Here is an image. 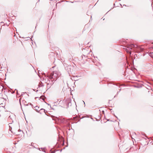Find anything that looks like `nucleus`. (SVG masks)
Wrapping results in <instances>:
<instances>
[{
	"instance_id": "obj_1",
	"label": "nucleus",
	"mask_w": 153,
	"mask_h": 153,
	"mask_svg": "<svg viewBox=\"0 0 153 153\" xmlns=\"http://www.w3.org/2000/svg\"><path fill=\"white\" fill-rule=\"evenodd\" d=\"M47 76L51 80L53 79V80H56L58 77V74L57 72H54L51 74H47Z\"/></svg>"
},
{
	"instance_id": "obj_5",
	"label": "nucleus",
	"mask_w": 153,
	"mask_h": 153,
	"mask_svg": "<svg viewBox=\"0 0 153 153\" xmlns=\"http://www.w3.org/2000/svg\"><path fill=\"white\" fill-rule=\"evenodd\" d=\"M129 53H130V54H131V51H129Z\"/></svg>"
},
{
	"instance_id": "obj_3",
	"label": "nucleus",
	"mask_w": 153,
	"mask_h": 153,
	"mask_svg": "<svg viewBox=\"0 0 153 153\" xmlns=\"http://www.w3.org/2000/svg\"><path fill=\"white\" fill-rule=\"evenodd\" d=\"M134 45L136 47H133V48H137L138 49L139 48H140V46H138L137 45Z\"/></svg>"
},
{
	"instance_id": "obj_2",
	"label": "nucleus",
	"mask_w": 153,
	"mask_h": 153,
	"mask_svg": "<svg viewBox=\"0 0 153 153\" xmlns=\"http://www.w3.org/2000/svg\"><path fill=\"white\" fill-rule=\"evenodd\" d=\"M133 47H136V46L133 44H129L127 45V47L129 50H131Z\"/></svg>"
},
{
	"instance_id": "obj_4",
	"label": "nucleus",
	"mask_w": 153,
	"mask_h": 153,
	"mask_svg": "<svg viewBox=\"0 0 153 153\" xmlns=\"http://www.w3.org/2000/svg\"><path fill=\"white\" fill-rule=\"evenodd\" d=\"M138 49H140L141 50V51H142V50H143V49H142L141 48V47H140V48H139Z\"/></svg>"
},
{
	"instance_id": "obj_6",
	"label": "nucleus",
	"mask_w": 153,
	"mask_h": 153,
	"mask_svg": "<svg viewBox=\"0 0 153 153\" xmlns=\"http://www.w3.org/2000/svg\"><path fill=\"white\" fill-rule=\"evenodd\" d=\"M126 51L128 52V51H127V49H126Z\"/></svg>"
}]
</instances>
